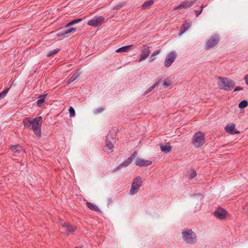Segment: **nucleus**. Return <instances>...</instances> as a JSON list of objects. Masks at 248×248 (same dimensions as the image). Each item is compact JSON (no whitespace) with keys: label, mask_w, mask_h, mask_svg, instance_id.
Here are the masks:
<instances>
[{"label":"nucleus","mask_w":248,"mask_h":248,"mask_svg":"<svg viewBox=\"0 0 248 248\" xmlns=\"http://www.w3.org/2000/svg\"><path fill=\"white\" fill-rule=\"evenodd\" d=\"M138 155L137 152L135 151L133 154L129 157L126 160L122 162L119 166H118L114 171H117L122 167H126L128 166L132 161L134 158H135Z\"/></svg>","instance_id":"nucleus-9"},{"label":"nucleus","mask_w":248,"mask_h":248,"mask_svg":"<svg viewBox=\"0 0 248 248\" xmlns=\"http://www.w3.org/2000/svg\"><path fill=\"white\" fill-rule=\"evenodd\" d=\"M194 4L193 1H184L180 3L176 8L175 9H181L182 8H186L188 7H191Z\"/></svg>","instance_id":"nucleus-19"},{"label":"nucleus","mask_w":248,"mask_h":248,"mask_svg":"<svg viewBox=\"0 0 248 248\" xmlns=\"http://www.w3.org/2000/svg\"><path fill=\"white\" fill-rule=\"evenodd\" d=\"M133 46V45H128L126 46H124L121 47H120L116 49V52H127L130 48Z\"/></svg>","instance_id":"nucleus-23"},{"label":"nucleus","mask_w":248,"mask_h":248,"mask_svg":"<svg viewBox=\"0 0 248 248\" xmlns=\"http://www.w3.org/2000/svg\"><path fill=\"white\" fill-rule=\"evenodd\" d=\"M218 79L220 80L217 84L220 89L230 91L235 85V82L228 78L218 77Z\"/></svg>","instance_id":"nucleus-2"},{"label":"nucleus","mask_w":248,"mask_h":248,"mask_svg":"<svg viewBox=\"0 0 248 248\" xmlns=\"http://www.w3.org/2000/svg\"><path fill=\"white\" fill-rule=\"evenodd\" d=\"M42 120V117L41 116H38L32 119V123H31V129L33 130L34 133L37 137H41V127Z\"/></svg>","instance_id":"nucleus-3"},{"label":"nucleus","mask_w":248,"mask_h":248,"mask_svg":"<svg viewBox=\"0 0 248 248\" xmlns=\"http://www.w3.org/2000/svg\"><path fill=\"white\" fill-rule=\"evenodd\" d=\"M161 50L160 49H158L153 53V54L150 56L149 61L150 62H152L155 59V56L158 55L160 53Z\"/></svg>","instance_id":"nucleus-30"},{"label":"nucleus","mask_w":248,"mask_h":248,"mask_svg":"<svg viewBox=\"0 0 248 248\" xmlns=\"http://www.w3.org/2000/svg\"><path fill=\"white\" fill-rule=\"evenodd\" d=\"M79 76V74L76 73L73 75V76L67 80V84H69L76 80Z\"/></svg>","instance_id":"nucleus-29"},{"label":"nucleus","mask_w":248,"mask_h":248,"mask_svg":"<svg viewBox=\"0 0 248 248\" xmlns=\"http://www.w3.org/2000/svg\"><path fill=\"white\" fill-rule=\"evenodd\" d=\"M199 196V197H200V198H201V199H202V198L203 197L202 195L201 194H200V193H198V194H193V195H192V196H193V197H195V196Z\"/></svg>","instance_id":"nucleus-40"},{"label":"nucleus","mask_w":248,"mask_h":248,"mask_svg":"<svg viewBox=\"0 0 248 248\" xmlns=\"http://www.w3.org/2000/svg\"><path fill=\"white\" fill-rule=\"evenodd\" d=\"M77 29L75 28H69L67 29L63 30L58 32L56 36L58 37H65L67 34L75 31Z\"/></svg>","instance_id":"nucleus-15"},{"label":"nucleus","mask_w":248,"mask_h":248,"mask_svg":"<svg viewBox=\"0 0 248 248\" xmlns=\"http://www.w3.org/2000/svg\"><path fill=\"white\" fill-rule=\"evenodd\" d=\"M117 129H113L109 131V133L106 137L107 140L116 142L118 140V138H117Z\"/></svg>","instance_id":"nucleus-11"},{"label":"nucleus","mask_w":248,"mask_h":248,"mask_svg":"<svg viewBox=\"0 0 248 248\" xmlns=\"http://www.w3.org/2000/svg\"><path fill=\"white\" fill-rule=\"evenodd\" d=\"M46 94H41L39 96V99L37 101V104L39 107H42L45 102V96Z\"/></svg>","instance_id":"nucleus-26"},{"label":"nucleus","mask_w":248,"mask_h":248,"mask_svg":"<svg viewBox=\"0 0 248 248\" xmlns=\"http://www.w3.org/2000/svg\"><path fill=\"white\" fill-rule=\"evenodd\" d=\"M11 150L12 152L19 154L22 150V147L17 145H13L11 147Z\"/></svg>","instance_id":"nucleus-27"},{"label":"nucleus","mask_w":248,"mask_h":248,"mask_svg":"<svg viewBox=\"0 0 248 248\" xmlns=\"http://www.w3.org/2000/svg\"><path fill=\"white\" fill-rule=\"evenodd\" d=\"M161 151L166 154L170 152L171 150V146L169 142L160 144Z\"/></svg>","instance_id":"nucleus-18"},{"label":"nucleus","mask_w":248,"mask_h":248,"mask_svg":"<svg viewBox=\"0 0 248 248\" xmlns=\"http://www.w3.org/2000/svg\"><path fill=\"white\" fill-rule=\"evenodd\" d=\"M150 53V50L149 49V47L148 46H144V48L141 51L140 58L139 59V62H140L145 60L149 56Z\"/></svg>","instance_id":"nucleus-14"},{"label":"nucleus","mask_w":248,"mask_h":248,"mask_svg":"<svg viewBox=\"0 0 248 248\" xmlns=\"http://www.w3.org/2000/svg\"><path fill=\"white\" fill-rule=\"evenodd\" d=\"M142 179L140 176L136 177L132 183L131 187L130 190V193L131 195L136 194L142 185Z\"/></svg>","instance_id":"nucleus-6"},{"label":"nucleus","mask_w":248,"mask_h":248,"mask_svg":"<svg viewBox=\"0 0 248 248\" xmlns=\"http://www.w3.org/2000/svg\"><path fill=\"white\" fill-rule=\"evenodd\" d=\"M203 9V6L202 5L201 6V10H199V11L195 10L194 11V12L195 13L196 17H198L202 13Z\"/></svg>","instance_id":"nucleus-36"},{"label":"nucleus","mask_w":248,"mask_h":248,"mask_svg":"<svg viewBox=\"0 0 248 248\" xmlns=\"http://www.w3.org/2000/svg\"><path fill=\"white\" fill-rule=\"evenodd\" d=\"M225 130L227 133L232 135L239 134L240 133L239 131L235 129V125L232 123L227 125L225 128Z\"/></svg>","instance_id":"nucleus-12"},{"label":"nucleus","mask_w":248,"mask_h":248,"mask_svg":"<svg viewBox=\"0 0 248 248\" xmlns=\"http://www.w3.org/2000/svg\"><path fill=\"white\" fill-rule=\"evenodd\" d=\"M152 162L150 160H145L140 158H137L135 165L138 166H148L151 165Z\"/></svg>","instance_id":"nucleus-16"},{"label":"nucleus","mask_w":248,"mask_h":248,"mask_svg":"<svg viewBox=\"0 0 248 248\" xmlns=\"http://www.w3.org/2000/svg\"><path fill=\"white\" fill-rule=\"evenodd\" d=\"M69 112L70 117H74L76 115L75 109L71 106L69 108Z\"/></svg>","instance_id":"nucleus-35"},{"label":"nucleus","mask_w":248,"mask_h":248,"mask_svg":"<svg viewBox=\"0 0 248 248\" xmlns=\"http://www.w3.org/2000/svg\"><path fill=\"white\" fill-rule=\"evenodd\" d=\"M86 204L87 207L91 210L98 212H101L100 209L94 204L90 202H87Z\"/></svg>","instance_id":"nucleus-21"},{"label":"nucleus","mask_w":248,"mask_h":248,"mask_svg":"<svg viewBox=\"0 0 248 248\" xmlns=\"http://www.w3.org/2000/svg\"><path fill=\"white\" fill-rule=\"evenodd\" d=\"M191 26V24L190 23H187L186 24H184L180 30V31L179 34L180 35L183 34L186 31H187Z\"/></svg>","instance_id":"nucleus-24"},{"label":"nucleus","mask_w":248,"mask_h":248,"mask_svg":"<svg viewBox=\"0 0 248 248\" xmlns=\"http://www.w3.org/2000/svg\"><path fill=\"white\" fill-rule=\"evenodd\" d=\"M177 53L175 51H172L170 52L166 56L165 61H164V65L166 67H170L172 63L175 60L177 57Z\"/></svg>","instance_id":"nucleus-7"},{"label":"nucleus","mask_w":248,"mask_h":248,"mask_svg":"<svg viewBox=\"0 0 248 248\" xmlns=\"http://www.w3.org/2000/svg\"><path fill=\"white\" fill-rule=\"evenodd\" d=\"M82 247H76L75 248H81Z\"/></svg>","instance_id":"nucleus-42"},{"label":"nucleus","mask_w":248,"mask_h":248,"mask_svg":"<svg viewBox=\"0 0 248 248\" xmlns=\"http://www.w3.org/2000/svg\"><path fill=\"white\" fill-rule=\"evenodd\" d=\"M169 83H168V82H167V81L164 82V83H163V85H164V86H166V87H167V86H169Z\"/></svg>","instance_id":"nucleus-41"},{"label":"nucleus","mask_w":248,"mask_h":248,"mask_svg":"<svg viewBox=\"0 0 248 248\" xmlns=\"http://www.w3.org/2000/svg\"><path fill=\"white\" fill-rule=\"evenodd\" d=\"M248 106V102L246 100H243L241 101L238 107L240 108H244Z\"/></svg>","instance_id":"nucleus-32"},{"label":"nucleus","mask_w":248,"mask_h":248,"mask_svg":"<svg viewBox=\"0 0 248 248\" xmlns=\"http://www.w3.org/2000/svg\"><path fill=\"white\" fill-rule=\"evenodd\" d=\"M219 40L217 37H212L206 43V49H210L214 47L218 43Z\"/></svg>","instance_id":"nucleus-17"},{"label":"nucleus","mask_w":248,"mask_h":248,"mask_svg":"<svg viewBox=\"0 0 248 248\" xmlns=\"http://www.w3.org/2000/svg\"><path fill=\"white\" fill-rule=\"evenodd\" d=\"M159 83V81L156 82L154 84H153L152 86L149 88L144 93V94H146L151 92L153 89H154L156 87H157Z\"/></svg>","instance_id":"nucleus-31"},{"label":"nucleus","mask_w":248,"mask_h":248,"mask_svg":"<svg viewBox=\"0 0 248 248\" xmlns=\"http://www.w3.org/2000/svg\"><path fill=\"white\" fill-rule=\"evenodd\" d=\"M9 90L10 88H7L0 93V99H3L5 97Z\"/></svg>","instance_id":"nucleus-33"},{"label":"nucleus","mask_w":248,"mask_h":248,"mask_svg":"<svg viewBox=\"0 0 248 248\" xmlns=\"http://www.w3.org/2000/svg\"><path fill=\"white\" fill-rule=\"evenodd\" d=\"M61 49L60 48H56L55 49H54V50H51L50 51H49L47 54H46V56L47 57H50L52 55H54V54H55L56 53H57L58 52H59L60 51Z\"/></svg>","instance_id":"nucleus-34"},{"label":"nucleus","mask_w":248,"mask_h":248,"mask_svg":"<svg viewBox=\"0 0 248 248\" xmlns=\"http://www.w3.org/2000/svg\"><path fill=\"white\" fill-rule=\"evenodd\" d=\"M115 142V141H112L111 140H107V139H106V145L104 147V151L108 154L111 153L114 147L113 143Z\"/></svg>","instance_id":"nucleus-13"},{"label":"nucleus","mask_w":248,"mask_h":248,"mask_svg":"<svg viewBox=\"0 0 248 248\" xmlns=\"http://www.w3.org/2000/svg\"><path fill=\"white\" fill-rule=\"evenodd\" d=\"M244 80L245 81L246 84L248 85V75H246L244 77Z\"/></svg>","instance_id":"nucleus-39"},{"label":"nucleus","mask_w":248,"mask_h":248,"mask_svg":"<svg viewBox=\"0 0 248 248\" xmlns=\"http://www.w3.org/2000/svg\"><path fill=\"white\" fill-rule=\"evenodd\" d=\"M104 21V17L103 16H96L89 20L87 22V25L93 27H97L101 25Z\"/></svg>","instance_id":"nucleus-8"},{"label":"nucleus","mask_w":248,"mask_h":248,"mask_svg":"<svg viewBox=\"0 0 248 248\" xmlns=\"http://www.w3.org/2000/svg\"><path fill=\"white\" fill-rule=\"evenodd\" d=\"M104 108H99L96 109L95 111V113H98L102 112L104 110Z\"/></svg>","instance_id":"nucleus-37"},{"label":"nucleus","mask_w":248,"mask_h":248,"mask_svg":"<svg viewBox=\"0 0 248 248\" xmlns=\"http://www.w3.org/2000/svg\"><path fill=\"white\" fill-rule=\"evenodd\" d=\"M243 90V87H241L240 86H237L236 87H235L234 88L233 92H236V91H242Z\"/></svg>","instance_id":"nucleus-38"},{"label":"nucleus","mask_w":248,"mask_h":248,"mask_svg":"<svg viewBox=\"0 0 248 248\" xmlns=\"http://www.w3.org/2000/svg\"><path fill=\"white\" fill-rule=\"evenodd\" d=\"M192 143L196 148H199L205 143L204 134L201 131H198L194 135Z\"/></svg>","instance_id":"nucleus-4"},{"label":"nucleus","mask_w":248,"mask_h":248,"mask_svg":"<svg viewBox=\"0 0 248 248\" xmlns=\"http://www.w3.org/2000/svg\"><path fill=\"white\" fill-rule=\"evenodd\" d=\"M154 0H148L145 1L142 4V8L144 9L149 8L154 3Z\"/></svg>","instance_id":"nucleus-25"},{"label":"nucleus","mask_w":248,"mask_h":248,"mask_svg":"<svg viewBox=\"0 0 248 248\" xmlns=\"http://www.w3.org/2000/svg\"><path fill=\"white\" fill-rule=\"evenodd\" d=\"M197 172L194 170H190L186 172V176L189 180H192L195 178Z\"/></svg>","instance_id":"nucleus-22"},{"label":"nucleus","mask_w":248,"mask_h":248,"mask_svg":"<svg viewBox=\"0 0 248 248\" xmlns=\"http://www.w3.org/2000/svg\"><path fill=\"white\" fill-rule=\"evenodd\" d=\"M181 234L183 241L187 244L194 245L198 241L196 233L190 229H183Z\"/></svg>","instance_id":"nucleus-1"},{"label":"nucleus","mask_w":248,"mask_h":248,"mask_svg":"<svg viewBox=\"0 0 248 248\" xmlns=\"http://www.w3.org/2000/svg\"><path fill=\"white\" fill-rule=\"evenodd\" d=\"M82 20V18H77L69 22L65 26L66 28L70 27L78 23Z\"/></svg>","instance_id":"nucleus-28"},{"label":"nucleus","mask_w":248,"mask_h":248,"mask_svg":"<svg viewBox=\"0 0 248 248\" xmlns=\"http://www.w3.org/2000/svg\"><path fill=\"white\" fill-rule=\"evenodd\" d=\"M227 212L226 210L222 208H218L214 212L215 216L219 219H225Z\"/></svg>","instance_id":"nucleus-10"},{"label":"nucleus","mask_w":248,"mask_h":248,"mask_svg":"<svg viewBox=\"0 0 248 248\" xmlns=\"http://www.w3.org/2000/svg\"><path fill=\"white\" fill-rule=\"evenodd\" d=\"M32 118H26L23 119V123L25 127L31 129V123H32Z\"/></svg>","instance_id":"nucleus-20"},{"label":"nucleus","mask_w":248,"mask_h":248,"mask_svg":"<svg viewBox=\"0 0 248 248\" xmlns=\"http://www.w3.org/2000/svg\"><path fill=\"white\" fill-rule=\"evenodd\" d=\"M60 223L62 227V232L65 235H69L76 230V228L62 220L60 221Z\"/></svg>","instance_id":"nucleus-5"}]
</instances>
